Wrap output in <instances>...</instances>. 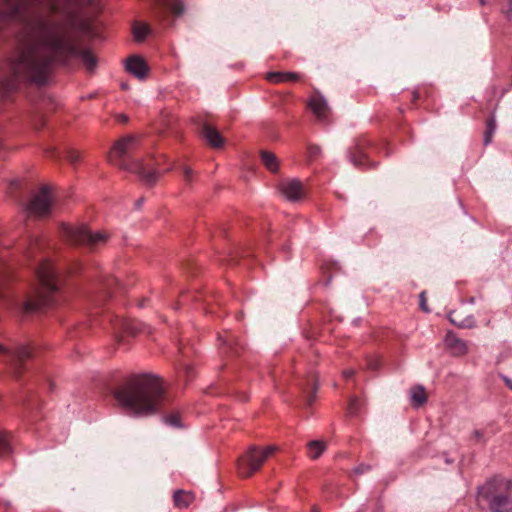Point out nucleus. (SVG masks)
<instances>
[{
  "instance_id": "f257e3e1",
  "label": "nucleus",
  "mask_w": 512,
  "mask_h": 512,
  "mask_svg": "<svg viewBox=\"0 0 512 512\" xmlns=\"http://www.w3.org/2000/svg\"><path fill=\"white\" fill-rule=\"evenodd\" d=\"M78 0H0V30L10 21H20L17 57L9 64L18 80L44 83L53 60L75 57L88 71L97 66L89 50H78L74 40L75 15L72 5Z\"/></svg>"
},
{
  "instance_id": "f03ea898",
  "label": "nucleus",
  "mask_w": 512,
  "mask_h": 512,
  "mask_svg": "<svg viewBox=\"0 0 512 512\" xmlns=\"http://www.w3.org/2000/svg\"><path fill=\"white\" fill-rule=\"evenodd\" d=\"M118 403L137 416L155 413L164 399L163 381L158 375H134L115 392Z\"/></svg>"
},
{
  "instance_id": "7ed1b4c3",
  "label": "nucleus",
  "mask_w": 512,
  "mask_h": 512,
  "mask_svg": "<svg viewBox=\"0 0 512 512\" xmlns=\"http://www.w3.org/2000/svg\"><path fill=\"white\" fill-rule=\"evenodd\" d=\"M477 502L491 512H512V480L502 477L489 479L477 490Z\"/></svg>"
},
{
  "instance_id": "20e7f679",
  "label": "nucleus",
  "mask_w": 512,
  "mask_h": 512,
  "mask_svg": "<svg viewBox=\"0 0 512 512\" xmlns=\"http://www.w3.org/2000/svg\"><path fill=\"white\" fill-rule=\"evenodd\" d=\"M39 288L35 289L22 303L25 313H34L50 304V294L58 289L56 274L52 264L42 261L36 269Z\"/></svg>"
},
{
  "instance_id": "39448f33",
  "label": "nucleus",
  "mask_w": 512,
  "mask_h": 512,
  "mask_svg": "<svg viewBox=\"0 0 512 512\" xmlns=\"http://www.w3.org/2000/svg\"><path fill=\"white\" fill-rule=\"evenodd\" d=\"M65 235L74 243L88 246L90 248H98L105 245L110 235L105 231H91L87 226L81 225L72 227L65 225L63 227Z\"/></svg>"
},
{
  "instance_id": "423d86ee",
  "label": "nucleus",
  "mask_w": 512,
  "mask_h": 512,
  "mask_svg": "<svg viewBox=\"0 0 512 512\" xmlns=\"http://www.w3.org/2000/svg\"><path fill=\"white\" fill-rule=\"evenodd\" d=\"M138 147V141L135 136L129 135L118 140L109 152L108 160L113 165L123 170L129 171L133 167V162L138 159H130V154Z\"/></svg>"
},
{
  "instance_id": "0eeeda50",
  "label": "nucleus",
  "mask_w": 512,
  "mask_h": 512,
  "mask_svg": "<svg viewBox=\"0 0 512 512\" xmlns=\"http://www.w3.org/2000/svg\"><path fill=\"white\" fill-rule=\"evenodd\" d=\"M277 449L278 447L275 445H270L265 448L251 446L245 456L239 461V472L243 477L251 476L260 469L267 458L277 451Z\"/></svg>"
},
{
  "instance_id": "6e6552de",
  "label": "nucleus",
  "mask_w": 512,
  "mask_h": 512,
  "mask_svg": "<svg viewBox=\"0 0 512 512\" xmlns=\"http://www.w3.org/2000/svg\"><path fill=\"white\" fill-rule=\"evenodd\" d=\"M51 194L49 186H42L27 205V212L33 216H45L51 208Z\"/></svg>"
},
{
  "instance_id": "1a4fd4ad",
  "label": "nucleus",
  "mask_w": 512,
  "mask_h": 512,
  "mask_svg": "<svg viewBox=\"0 0 512 512\" xmlns=\"http://www.w3.org/2000/svg\"><path fill=\"white\" fill-rule=\"evenodd\" d=\"M282 196L291 202L298 201L304 197V187L297 179L284 180L279 185Z\"/></svg>"
},
{
  "instance_id": "9d476101",
  "label": "nucleus",
  "mask_w": 512,
  "mask_h": 512,
  "mask_svg": "<svg viewBox=\"0 0 512 512\" xmlns=\"http://www.w3.org/2000/svg\"><path fill=\"white\" fill-rule=\"evenodd\" d=\"M126 70L134 75L136 78L143 80L148 73V66L145 61L139 56H131L127 59L125 64Z\"/></svg>"
},
{
  "instance_id": "9b49d317",
  "label": "nucleus",
  "mask_w": 512,
  "mask_h": 512,
  "mask_svg": "<svg viewBox=\"0 0 512 512\" xmlns=\"http://www.w3.org/2000/svg\"><path fill=\"white\" fill-rule=\"evenodd\" d=\"M308 106L312 113L319 119L325 120L328 115V104L326 99L321 94H314L309 102Z\"/></svg>"
},
{
  "instance_id": "f8f14e48",
  "label": "nucleus",
  "mask_w": 512,
  "mask_h": 512,
  "mask_svg": "<svg viewBox=\"0 0 512 512\" xmlns=\"http://www.w3.org/2000/svg\"><path fill=\"white\" fill-rule=\"evenodd\" d=\"M31 357V350L28 346L21 344L16 347L14 350L9 349V354L7 358V362L10 364L11 368L16 372L18 370V365L22 361Z\"/></svg>"
},
{
  "instance_id": "ddd939ff",
  "label": "nucleus",
  "mask_w": 512,
  "mask_h": 512,
  "mask_svg": "<svg viewBox=\"0 0 512 512\" xmlns=\"http://www.w3.org/2000/svg\"><path fill=\"white\" fill-rule=\"evenodd\" d=\"M445 344L456 356H463L468 353L467 343L458 338L454 333L449 332L445 336Z\"/></svg>"
},
{
  "instance_id": "4468645a",
  "label": "nucleus",
  "mask_w": 512,
  "mask_h": 512,
  "mask_svg": "<svg viewBox=\"0 0 512 512\" xmlns=\"http://www.w3.org/2000/svg\"><path fill=\"white\" fill-rule=\"evenodd\" d=\"M129 171L138 174L148 185L154 184L159 178V172L156 170L146 172L141 160L134 161L133 167Z\"/></svg>"
},
{
  "instance_id": "2eb2a0df",
  "label": "nucleus",
  "mask_w": 512,
  "mask_h": 512,
  "mask_svg": "<svg viewBox=\"0 0 512 512\" xmlns=\"http://www.w3.org/2000/svg\"><path fill=\"white\" fill-rule=\"evenodd\" d=\"M195 500V496L190 491L177 490L174 492L173 501L177 508H188Z\"/></svg>"
},
{
  "instance_id": "dca6fc26",
  "label": "nucleus",
  "mask_w": 512,
  "mask_h": 512,
  "mask_svg": "<svg viewBox=\"0 0 512 512\" xmlns=\"http://www.w3.org/2000/svg\"><path fill=\"white\" fill-rule=\"evenodd\" d=\"M203 135L207 142L214 148H220L224 144V139L221 134L211 126H204Z\"/></svg>"
},
{
  "instance_id": "f3484780",
  "label": "nucleus",
  "mask_w": 512,
  "mask_h": 512,
  "mask_svg": "<svg viewBox=\"0 0 512 512\" xmlns=\"http://www.w3.org/2000/svg\"><path fill=\"white\" fill-rule=\"evenodd\" d=\"M410 401L416 408L421 407L427 402L426 390L422 385H417L410 390Z\"/></svg>"
},
{
  "instance_id": "a211bd4d",
  "label": "nucleus",
  "mask_w": 512,
  "mask_h": 512,
  "mask_svg": "<svg viewBox=\"0 0 512 512\" xmlns=\"http://www.w3.org/2000/svg\"><path fill=\"white\" fill-rule=\"evenodd\" d=\"M266 77L272 83H283L299 79V75L292 72H269Z\"/></svg>"
},
{
  "instance_id": "6ab92c4d",
  "label": "nucleus",
  "mask_w": 512,
  "mask_h": 512,
  "mask_svg": "<svg viewBox=\"0 0 512 512\" xmlns=\"http://www.w3.org/2000/svg\"><path fill=\"white\" fill-rule=\"evenodd\" d=\"M261 159L264 166L272 173H276L279 170V160L276 155L270 151H262Z\"/></svg>"
},
{
  "instance_id": "aec40b11",
  "label": "nucleus",
  "mask_w": 512,
  "mask_h": 512,
  "mask_svg": "<svg viewBox=\"0 0 512 512\" xmlns=\"http://www.w3.org/2000/svg\"><path fill=\"white\" fill-rule=\"evenodd\" d=\"M326 443L322 440H312L307 444L308 455L311 459H318L326 450Z\"/></svg>"
},
{
  "instance_id": "412c9836",
  "label": "nucleus",
  "mask_w": 512,
  "mask_h": 512,
  "mask_svg": "<svg viewBox=\"0 0 512 512\" xmlns=\"http://www.w3.org/2000/svg\"><path fill=\"white\" fill-rule=\"evenodd\" d=\"M132 32H133L134 39L138 42H141L150 33V28L145 23L136 22L133 25Z\"/></svg>"
},
{
  "instance_id": "4be33fe9",
  "label": "nucleus",
  "mask_w": 512,
  "mask_h": 512,
  "mask_svg": "<svg viewBox=\"0 0 512 512\" xmlns=\"http://www.w3.org/2000/svg\"><path fill=\"white\" fill-rule=\"evenodd\" d=\"M161 5L175 15H181L184 11V5L181 0H161Z\"/></svg>"
},
{
  "instance_id": "5701e85b",
  "label": "nucleus",
  "mask_w": 512,
  "mask_h": 512,
  "mask_svg": "<svg viewBox=\"0 0 512 512\" xmlns=\"http://www.w3.org/2000/svg\"><path fill=\"white\" fill-rule=\"evenodd\" d=\"M12 451L11 443L7 433L0 432V457L8 456Z\"/></svg>"
},
{
  "instance_id": "b1692460",
  "label": "nucleus",
  "mask_w": 512,
  "mask_h": 512,
  "mask_svg": "<svg viewBox=\"0 0 512 512\" xmlns=\"http://www.w3.org/2000/svg\"><path fill=\"white\" fill-rule=\"evenodd\" d=\"M496 131V121L494 116H492L487 122V129L484 135V144L488 145L492 141V136Z\"/></svg>"
},
{
  "instance_id": "393cba45",
  "label": "nucleus",
  "mask_w": 512,
  "mask_h": 512,
  "mask_svg": "<svg viewBox=\"0 0 512 512\" xmlns=\"http://www.w3.org/2000/svg\"><path fill=\"white\" fill-rule=\"evenodd\" d=\"M163 421H164L165 424H167V425H169L171 427H175V428L182 427L181 422H180V418L176 414H172V415L164 417Z\"/></svg>"
},
{
  "instance_id": "a878e982",
  "label": "nucleus",
  "mask_w": 512,
  "mask_h": 512,
  "mask_svg": "<svg viewBox=\"0 0 512 512\" xmlns=\"http://www.w3.org/2000/svg\"><path fill=\"white\" fill-rule=\"evenodd\" d=\"M15 88V83L11 80H1L0 81V94H6L10 90Z\"/></svg>"
},
{
  "instance_id": "bb28decb",
  "label": "nucleus",
  "mask_w": 512,
  "mask_h": 512,
  "mask_svg": "<svg viewBox=\"0 0 512 512\" xmlns=\"http://www.w3.org/2000/svg\"><path fill=\"white\" fill-rule=\"evenodd\" d=\"M449 319H450V321H451L453 324H455V325H457V326H459V327H461V328H465V327H467V328H473V327H475V320H474V318H473L472 316L468 317L466 320H464V321H462V322H459V323L455 322V321L451 318V315L449 316Z\"/></svg>"
},
{
  "instance_id": "cd10ccee",
  "label": "nucleus",
  "mask_w": 512,
  "mask_h": 512,
  "mask_svg": "<svg viewBox=\"0 0 512 512\" xmlns=\"http://www.w3.org/2000/svg\"><path fill=\"white\" fill-rule=\"evenodd\" d=\"M364 158L365 155L360 151H357V155H350L351 163L359 167L364 165Z\"/></svg>"
},
{
  "instance_id": "c85d7f7f",
  "label": "nucleus",
  "mask_w": 512,
  "mask_h": 512,
  "mask_svg": "<svg viewBox=\"0 0 512 512\" xmlns=\"http://www.w3.org/2000/svg\"><path fill=\"white\" fill-rule=\"evenodd\" d=\"M321 154V148L317 145H311L308 147V155L310 158H316Z\"/></svg>"
},
{
  "instance_id": "c756f323",
  "label": "nucleus",
  "mask_w": 512,
  "mask_h": 512,
  "mask_svg": "<svg viewBox=\"0 0 512 512\" xmlns=\"http://www.w3.org/2000/svg\"><path fill=\"white\" fill-rule=\"evenodd\" d=\"M80 159V154L76 151H70L68 153V160L71 162V163H76L78 162Z\"/></svg>"
},
{
  "instance_id": "7c9ffc66",
  "label": "nucleus",
  "mask_w": 512,
  "mask_h": 512,
  "mask_svg": "<svg viewBox=\"0 0 512 512\" xmlns=\"http://www.w3.org/2000/svg\"><path fill=\"white\" fill-rule=\"evenodd\" d=\"M420 307L423 311L429 312V309L427 308V305H426L425 292H422L420 294Z\"/></svg>"
},
{
  "instance_id": "2f4dec72",
  "label": "nucleus",
  "mask_w": 512,
  "mask_h": 512,
  "mask_svg": "<svg viewBox=\"0 0 512 512\" xmlns=\"http://www.w3.org/2000/svg\"><path fill=\"white\" fill-rule=\"evenodd\" d=\"M507 2L509 7L504 11V14L510 21H512V0H507Z\"/></svg>"
},
{
  "instance_id": "473e14b6",
  "label": "nucleus",
  "mask_w": 512,
  "mask_h": 512,
  "mask_svg": "<svg viewBox=\"0 0 512 512\" xmlns=\"http://www.w3.org/2000/svg\"><path fill=\"white\" fill-rule=\"evenodd\" d=\"M183 172H184L185 180H186L187 182L191 181L192 174H193L192 169H191V168H189V167H185V168L183 169Z\"/></svg>"
},
{
  "instance_id": "72a5a7b5",
  "label": "nucleus",
  "mask_w": 512,
  "mask_h": 512,
  "mask_svg": "<svg viewBox=\"0 0 512 512\" xmlns=\"http://www.w3.org/2000/svg\"><path fill=\"white\" fill-rule=\"evenodd\" d=\"M502 380L504 381L505 385L510 389L512 390V379L509 378L508 376H505L503 375L502 377Z\"/></svg>"
},
{
  "instance_id": "f704fd0d",
  "label": "nucleus",
  "mask_w": 512,
  "mask_h": 512,
  "mask_svg": "<svg viewBox=\"0 0 512 512\" xmlns=\"http://www.w3.org/2000/svg\"><path fill=\"white\" fill-rule=\"evenodd\" d=\"M502 380L504 381L505 385L510 389L512 390V379L509 378L508 376H505L503 375L502 377Z\"/></svg>"
},
{
  "instance_id": "c9c22d12",
  "label": "nucleus",
  "mask_w": 512,
  "mask_h": 512,
  "mask_svg": "<svg viewBox=\"0 0 512 512\" xmlns=\"http://www.w3.org/2000/svg\"><path fill=\"white\" fill-rule=\"evenodd\" d=\"M0 354L4 355L5 358L7 359L8 354H9V349H7L6 347H4L3 345L0 344Z\"/></svg>"
},
{
  "instance_id": "e433bc0d",
  "label": "nucleus",
  "mask_w": 512,
  "mask_h": 512,
  "mask_svg": "<svg viewBox=\"0 0 512 512\" xmlns=\"http://www.w3.org/2000/svg\"><path fill=\"white\" fill-rule=\"evenodd\" d=\"M343 375L345 378H350L354 375V370H352V369L346 370L343 372Z\"/></svg>"
},
{
  "instance_id": "4c0bfd02",
  "label": "nucleus",
  "mask_w": 512,
  "mask_h": 512,
  "mask_svg": "<svg viewBox=\"0 0 512 512\" xmlns=\"http://www.w3.org/2000/svg\"><path fill=\"white\" fill-rule=\"evenodd\" d=\"M369 467L368 466H365V465H360L359 467H357L355 469V472L356 473H363L366 469H368Z\"/></svg>"
},
{
  "instance_id": "58836bf2",
  "label": "nucleus",
  "mask_w": 512,
  "mask_h": 512,
  "mask_svg": "<svg viewBox=\"0 0 512 512\" xmlns=\"http://www.w3.org/2000/svg\"><path fill=\"white\" fill-rule=\"evenodd\" d=\"M143 201H144V199H143V198L138 199V200L136 201V203H135L136 207H137V208H140V207L142 206V204H143Z\"/></svg>"
},
{
  "instance_id": "ea45409f",
  "label": "nucleus",
  "mask_w": 512,
  "mask_h": 512,
  "mask_svg": "<svg viewBox=\"0 0 512 512\" xmlns=\"http://www.w3.org/2000/svg\"><path fill=\"white\" fill-rule=\"evenodd\" d=\"M313 400H314V395L311 394V395L307 396V401L309 404L312 403Z\"/></svg>"
},
{
  "instance_id": "a19ab883",
  "label": "nucleus",
  "mask_w": 512,
  "mask_h": 512,
  "mask_svg": "<svg viewBox=\"0 0 512 512\" xmlns=\"http://www.w3.org/2000/svg\"><path fill=\"white\" fill-rule=\"evenodd\" d=\"M474 434H475V437H476V438H478V439L482 438V433H481V432H479V431H475V433H474Z\"/></svg>"
},
{
  "instance_id": "79ce46f5",
  "label": "nucleus",
  "mask_w": 512,
  "mask_h": 512,
  "mask_svg": "<svg viewBox=\"0 0 512 512\" xmlns=\"http://www.w3.org/2000/svg\"><path fill=\"white\" fill-rule=\"evenodd\" d=\"M317 389H318V384H317V383H314V384H313V391L315 392Z\"/></svg>"
},
{
  "instance_id": "37998d69",
  "label": "nucleus",
  "mask_w": 512,
  "mask_h": 512,
  "mask_svg": "<svg viewBox=\"0 0 512 512\" xmlns=\"http://www.w3.org/2000/svg\"><path fill=\"white\" fill-rule=\"evenodd\" d=\"M481 5L485 4V0H479Z\"/></svg>"
},
{
  "instance_id": "c03bdc74",
  "label": "nucleus",
  "mask_w": 512,
  "mask_h": 512,
  "mask_svg": "<svg viewBox=\"0 0 512 512\" xmlns=\"http://www.w3.org/2000/svg\"><path fill=\"white\" fill-rule=\"evenodd\" d=\"M354 405V402H351V406ZM350 411L352 412V407H350Z\"/></svg>"
},
{
  "instance_id": "a18cd8bd",
  "label": "nucleus",
  "mask_w": 512,
  "mask_h": 512,
  "mask_svg": "<svg viewBox=\"0 0 512 512\" xmlns=\"http://www.w3.org/2000/svg\"><path fill=\"white\" fill-rule=\"evenodd\" d=\"M312 512H318V510L316 508H313Z\"/></svg>"
}]
</instances>
